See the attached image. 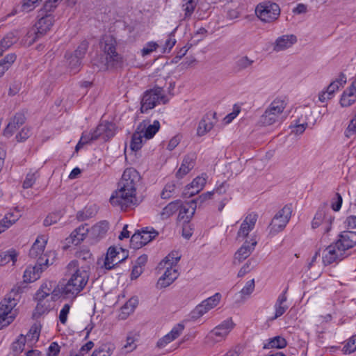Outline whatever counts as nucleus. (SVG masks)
Listing matches in <instances>:
<instances>
[{
	"label": "nucleus",
	"mask_w": 356,
	"mask_h": 356,
	"mask_svg": "<svg viewBox=\"0 0 356 356\" xmlns=\"http://www.w3.org/2000/svg\"><path fill=\"white\" fill-rule=\"evenodd\" d=\"M141 179L140 173L134 168H128L124 171L118 183V189L110 197L111 204L126 211L137 204L136 188Z\"/></svg>",
	"instance_id": "1"
},
{
	"label": "nucleus",
	"mask_w": 356,
	"mask_h": 356,
	"mask_svg": "<svg viewBox=\"0 0 356 356\" xmlns=\"http://www.w3.org/2000/svg\"><path fill=\"white\" fill-rule=\"evenodd\" d=\"M67 272L70 277L61 287V294L65 298L74 299L83 290L88 282V266L79 268L78 261L72 260L67 266Z\"/></svg>",
	"instance_id": "2"
},
{
	"label": "nucleus",
	"mask_w": 356,
	"mask_h": 356,
	"mask_svg": "<svg viewBox=\"0 0 356 356\" xmlns=\"http://www.w3.org/2000/svg\"><path fill=\"white\" fill-rule=\"evenodd\" d=\"M162 81V80L157 79L154 87L144 92L141 100V113H145L161 103L165 104L168 102V97L163 93Z\"/></svg>",
	"instance_id": "3"
},
{
	"label": "nucleus",
	"mask_w": 356,
	"mask_h": 356,
	"mask_svg": "<svg viewBox=\"0 0 356 356\" xmlns=\"http://www.w3.org/2000/svg\"><path fill=\"white\" fill-rule=\"evenodd\" d=\"M117 42L112 35L105 36L102 41V48L106 55L107 69L121 67L123 63L122 56L117 52Z\"/></svg>",
	"instance_id": "4"
},
{
	"label": "nucleus",
	"mask_w": 356,
	"mask_h": 356,
	"mask_svg": "<svg viewBox=\"0 0 356 356\" xmlns=\"http://www.w3.org/2000/svg\"><path fill=\"white\" fill-rule=\"evenodd\" d=\"M286 106L285 100L282 98L275 99L264 114L261 116L259 124L263 126H270L282 120V114Z\"/></svg>",
	"instance_id": "5"
},
{
	"label": "nucleus",
	"mask_w": 356,
	"mask_h": 356,
	"mask_svg": "<svg viewBox=\"0 0 356 356\" xmlns=\"http://www.w3.org/2000/svg\"><path fill=\"white\" fill-rule=\"evenodd\" d=\"M17 300L13 297V292L7 294L0 302V329L8 326L14 320L15 314L13 309L17 305Z\"/></svg>",
	"instance_id": "6"
},
{
	"label": "nucleus",
	"mask_w": 356,
	"mask_h": 356,
	"mask_svg": "<svg viewBox=\"0 0 356 356\" xmlns=\"http://www.w3.org/2000/svg\"><path fill=\"white\" fill-rule=\"evenodd\" d=\"M255 13L261 21L270 23L277 19L280 15V8L275 3L266 1L257 6Z\"/></svg>",
	"instance_id": "7"
},
{
	"label": "nucleus",
	"mask_w": 356,
	"mask_h": 356,
	"mask_svg": "<svg viewBox=\"0 0 356 356\" xmlns=\"http://www.w3.org/2000/svg\"><path fill=\"white\" fill-rule=\"evenodd\" d=\"M292 213L291 205H285L272 219L269 225L270 234L275 235L282 232L289 222Z\"/></svg>",
	"instance_id": "8"
},
{
	"label": "nucleus",
	"mask_w": 356,
	"mask_h": 356,
	"mask_svg": "<svg viewBox=\"0 0 356 356\" xmlns=\"http://www.w3.org/2000/svg\"><path fill=\"white\" fill-rule=\"evenodd\" d=\"M234 327V323L232 320L227 319L210 331L207 339L208 341L213 343L220 342L225 339Z\"/></svg>",
	"instance_id": "9"
},
{
	"label": "nucleus",
	"mask_w": 356,
	"mask_h": 356,
	"mask_svg": "<svg viewBox=\"0 0 356 356\" xmlns=\"http://www.w3.org/2000/svg\"><path fill=\"white\" fill-rule=\"evenodd\" d=\"M47 241L45 236H38L29 250V257L37 259L35 264L40 266L49 265V259L47 255L43 254Z\"/></svg>",
	"instance_id": "10"
},
{
	"label": "nucleus",
	"mask_w": 356,
	"mask_h": 356,
	"mask_svg": "<svg viewBox=\"0 0 356 356\" xmlns=\"http://www.w3.org/2000/svg\"><path fill=\"white\" fill-rule=\"evenodd\" d=\"M348 252H343L339 245L334 242L328 245L323 252V262L326 265H330L332 263H337L346 257Z\"/></svg>",
	"instance_id": "11"
},
{
	"label": "nucleus",
	"mask_w": 356,
	"mask_h": 356,
	"mask_svg": "<svg viewBox=\"0 0 356 356\" xmlns=\"http://www.w3.org/2000/svg\"><path fill=\"white\" fill-rule=\"evenodd\" d=\"M120 250L122 254V257L120 256V252L117 250L116 248L110 247L108 249L104 263L106 269L111 270L119 263L122 262L127 259L128 257L127 251L122 248H120Z\"/></svg>",
	"instance_id": "12"
},
{
	"label": "nucleus",
	"mask_w": 356,
	"mask_h": 356,
	"mask_svg": "<svg viewBox=\"0 0 356 356\" xmlns=\"http://www.w3.org/2000/svg\"><path fill=\"white\" fill-rule=\"evenodd\" d=\"M38 20L35 24L34 33L35 37L33 38L35 41L36 39L44 35L52 27L54 23V15H38Z\"/></svg>",
	"instance_id": "13"
},
{
	"label": "nucleus",
	"mask_w": 356,
	"mask_h": 356,
	"mask_svg": "<svg viewBox=\"0 0 356 356\" xmlns=\"http://www.w3.org/2000/svg\"><path fill=\"white\" fill-rule=\"evenodd\" d=\"M334 218L330 215H327L323 210H318L312 222L313 229H316L321 226L323 234L328 233L331 228Z\"/></svg>",
	"instance_id": "14"
},
{
	"label": "nucleus",
	"mask_w": 356,
	"mask_h": 356,
	"mask_svg": "<svg viewBox=\"0 0 356 356\" xmlns=\"http://www.w3.org/2000/svg\"><path fill=\"white\" fill-rule=\"evenodd\" d=\"M335 243L339 247L347 252V251L356 245V232L351 231L342 232L339 236Z\"/></svg>",
	"instance_id": "15"
},
{
	"label": "nucleus",
	"mask_w": 356,
	"mask_h": 356,
	"mask_svg": "<svg viewBox=\"0 0 356 356\" xmlns=\"http://www.w3.org/2000/svg\"><path fill=\"white\" fill-rule=\"evenodd\" d=\"M335 243L339 247L347 252V251L356 245V232L351 231L342 232L339 236Z\"/></svg>",
	"instance_id": "16"
},
{
	"label": "nucleus",
	"mask_w": 356,
	"mask_h": 356,
	"mask_svg": "<svg viewBox=\"0 0 356 356\" xmlns=\"http://www.w3.org/2000/svg\"><path fill=\"white\" fill-rule=\"evenodd\" d=\"M257 242L254 238H251L250 241H245L242 246L235 252L234 263L236 261L238 264L247 259L254 251Z\"/></svg>",
	"instance_id": "17"
},
{
	"label": "nucleus",
	"mask_w": 356,
	"mask_h": 356,
	"mask_svg": "<svg viewBox=\"0 0 356 356\" xmlns=\"http://www.w3.org/2000/svg\"><path fill=\"white\" fill-rule=\"evenodd\" d=\"M257 220V214L251 213L248 214L241 225L240 229L237 233V239H244L246 238L250 232L252 231Z\"/></svg>",
	"instance_id": "18"
},
{
	"label": "nucleus",
	"mask_w": 356,
	"mask_h": 356,
	"mask_svg": "<svg viewBox=\"0 0 356 356\" xmlns=\"http://www.w3.org/2000/svg\"><path fill=\"white\" fill-rule=\"evenodd\" d=\"M94 131L98 139H102L106 141L114 136L115 134V125L112 122L106 121L102 122Z\"/></svg>",
	"instance_id": "19"
},
{
	"label": "nucleus",
	"mask_w": 356,
	"mask_h": 356,
	"mask_svg": "<svg viewBox=\"0 0 356 356\" xmlns=\"http://www.w3.org/2000/svg\"><path fill=\"white\" fill-rule=\"evenodd\" d=\"M164 269L163 275L157 282L156 285L158 288H165L170 286L179 276L177 270L173 266L167 265Z\"/></svg>",
	"instance_id": "20"
},
{
	"label": "nucleus",
	"mask_w": 356,
	"mask_h": 356,
	"mask_svg": "<svg viewBox=\"0 0 356 356\" xmlns=\"http://www.w3.org/2000/svg\"><path fill=\"white\" fill-rule=\"evenodd\" d=\"M38 303L33 313L34 318H38L43 314L49 312L52 307V301L48 298L42 296H35Z\"/></svg>",
	"instance_id": "21"
},
{
	"label": "nucleus",
	"mask_w": 356,
	"mask_h": 356,
	"mask_svg": "<svg viewBox=\"0 0 356 356\" xmlns=\"http://www.w3.org/2000/svg\"><path fill=\"white\" fill-rule=\"evenodd\" d=\"M216 116V113L209 112L202 118L197 128V134L199 136H204L213 128L217 121Z\"/></svg>",
	"instance_id": "22"
},
{
	"label": "nucleus",
	"mask_w": 356,
	"mask_h": 356,
	"mask_svg": "<svg viewBox=\"0 0 356 356\" xmlns=\"http://www.w3.org/2000/svg\"><path fill=\"white\" fill-rule=\"evenodd\" d=\"M25 120L26 118L24 113H17L3 130V135L6 137L12 136L15 131L24 124Z\"/></svg>",
	"instance_id": "23"
},
{
	"label": "nucleus",
	"mask_w": 356,
	"mask_h": 356,
	"mask_svg": "<svg viewBox=\"0 0 356 356\" xmlns=\"http://www.w3.org/2000/svg\"><path fill=\"white\" fill-rule=\"evenodd\" d=\"M137 128L142 134L143 133V136L146 139H150L159 130L160 123L158 120H155L152 124H150L149 120H143Z\"/></svg>",
	"instance_id": "24"
},
{
	"label": "nucleus",
	"mask_w": 356,
	"mask_h": 356,
	"mask_svg": "<svg viewBox=\"0 0 356 356\" xmlns=\"http://www.w3.org/2000/svg\"><path fill=\"white\" fill-rule=\"evenodd\" d=\"M196 156L194 154H187L184 156L181 165L176 172V177L181 179L186 175L195 166Z\"/></svg>",
	"instance_id": "25"
},
{
	"label": "nucleus",
	"mask_w": 356,
	"mask_h": 356,
	"mask_svg": "<svg viewBox=\"0 0 356 356\" xmlns=\"http://www.w3.org/2000/svg\"><path fill=\"white\" fill-rule=\"evenodd\" d=\"M297 42V38L294 35H284L277 38L273 46L275 51H284Z\"/></svg>",
	"instance_id": "26"
},
{
	"label": "nucleus",
	"mask_w": 356,
	"mask_h": 356,
	"mask_svg": "<svg viewBox=\"0 0 356 356\" xmlns=\"http://www.w3.org/2000/svg\"><path fill=\"white\" fill-rule=\"evenodd\" d=\"M287 290L288 287L278 296L274 306L275 309V316L273 318H271V320H275L280 317L287 310L288 306L286 305V302L287 300Z\"/></svg>",
	"instance_id": "27"
},
{
	"label": "nucleus",
	"mask_w": 356,
	"mask_h": 356,
	"mask_svg": "<svg viewBox=\"0 0 356 356\" xmlns=\"http://www.w3.org/2000/svg\"><path fill=\"white\" fill-rule=\"evenodd\" d=\"M214 194V191L207 192L200 195L196 199L192 200L191 201V205L192 207V211L191 212L189 216H187V219H191L193 216L197 206H202L206 201L210 200L212 195Z\"/></svg>",
	"instance_id": "28"
},
{
	"label": "nucleus",
	"mask_w": 356,
	"mask_h": 356,
	"mask_svg": "<svg viewBox=\"0 0 356 356\" xmlns=\"http://www.w3.org/2000/svg\"><path fill=\"white\" fill-rule=\"evenodd\" d=\"M42 271V266L35 264L33 268H27L24 273V280L26 282H32L40 277Z\"/></svg>",
	"instance_id": "29"
},
{
	"label": "nucleus",
	"mask_w": 356,
	"mask_h": 356,
	"mask_svg": "<svg viewBox=\"0 0 356 356\" xmlns=\"http://www.w3.org/2000/svg\"><path fill=\"white\" fill-rule=\"evenodd\" d=\"M181 256L177 252H172L166 256L158 265L159 270H164V268L168 266L175 267L179 261Z\"/></svg>",
	"instance_id": "30"
},
{
	"label": "nucleus",
	"mask_w": 356,
	"mask_h": 356,
	"mask_svg": "<svg viewBox=\"0 0 356 356\" xmlns=\"http://www.w3.org/2000/svg\"><path fill=\"white\" fill-rule=\"evenodd\" d=\"M197 3L198 0H181V6L182 10L184 12L183 19L188 20L191 17Z\"/></svg>",
	"instance_id": "31"
},
{
	"label": "nucleus",
	"mask_w": 356,
	"mask_h": 356,
	"mask_svg": "<svg viewBox=\"0 0 356 356\" xmlns=\"http://www.w3.org/2000/svg\"><path fill=\"white\" fill-rule=\"evenodd\" d=\"M287 346L286 340L280 337L276 336L275 337L270 338L268 339L267 343H265L263 348L264 349H271V348H277L282 349L285 348Z\"/></svg>",
	"instance_id": "32"
},
{
	"label": "nucleus",
	"mask_w": 356,
	"mask_h": 356,
	"mask_svg": "<svg viewBox=\"0 0 356 356\" xmlns=\"http://www.w3.org/2000/svg\"><path fill=\"white\" fill-rule=\"evenodd\" d=\"M180 207V200L171 202L165 206L160 213L161 218L167 219L177 212Z\"/></svg>",
	"instance_id": "33"
},
{
	"label": "nucleus",
	"mask_w": 356,
	"mask_h": 356,
	"mask_svg": "<svg viewBox=\"0 0 356 356\" xmlns=\"http://www.w3.org/2000/svg\"><path fill=\"white\" fill-rule=\"evenodd\" d=\"M108 229V222L101 221L92 226L90 229V234L95 238L102 237Z\"/></svg>",
	"instance_id": "34"
},
{
	"label": "nucleus",
	"mask_w": 356,
	"mask_h": 356,
	"mask_svg": "<svg viewBox=\"0 0 356 356\" xmlns=\"http://www.w3.org/2000/svg\"><path fill=\"white\" fill-rule=\"evenodd\" d=\"M356 102V93L347 88L343 91L341 99L340 104L342 107H348L353 104Z\"/></svg>",
	"instance_id": "35"
},
{
	"label": "nucleus",
	"mask_w": 356,
	"mask_h": 356,
	"mask_svg": "<svg viewBox=\"0 0 356 356\" xmlns=\"http://www.w3.org/2000/svg\"><path fill=\"white\" fill-rule=\"evenodd\" d=\"M17 41V38L15 33H8L1 41H0V56L3 55V52L10 48L13 44Z\"/></svg>",
	"instance_id": "36"
},
{
	"label": "nucleus",
	"mask_w": 356,
	"mask_h": 356,
	"mask_svg": "<svg viewBox=\"0 0 356 356\" xmlns=\"http://www.w3.org/2000/svg\"><path fill=\"white\" fill-rule=\"evenodd\" d=\"M97 139L98 138L97 137V135L95 134V131H93L92 132H83L79 143L76 145L75 150L77 152L81 148H82L84 145L88 144Z\"/></svg>",
	"instance_id": "37"
},
{
	"label": "nucleus",
	"mask_w": 356,
	"mask_h": 356,
	"mask_svg": "<svg viewBox=\"0 0 356 356\" xmlns=\"http://www.w3.org/2000/svg\"><path fill=\"white\" fill-rule=\"evenodd\" d=\"M254 62V60L250 59L247 56H244L239 58L235 62L234 68L237 72H241L250 67Z\"/></svg>",
	"instance_id": "38"
},
{
	"label": "nucleus",
	"mask_w": 356,
	"mask_h": 356,
	"mask_svg": "<svg viewBox=\"0 0 356 356\" xmlns=\"http://www.w3.org/2000/svg\"><path fill=\"white\" fill-rule=\"evenodd\" d=\"M178 211V219L179 220H184L186 222H188L191 219H187V216H189L191 212L192 211L191 201L186 203L185 204H182L181 202L180 201V207Z\"/></svg>",
	"instance_id": "39"
},
{
	"label": "nucleus",
	"mask_w": 356,
	"mask_h": 356,
	"mask_svg": "<svg viewBox=\"0 0 356 356\" xmlns=\"http://www.w3.org/2000/svg\"><path fill=\"white\" fill-rule=\"evenodd\" d=\"M62 0H47L38 13L40 15H53L52 12L57 7L58 3Z\"/></svg>",
	"instance_id": "40"
},
{
	"label": "nucleus",
	"mask_w": 356,
	"mask_h": 356,
	"mask_svg": "<svg viewBox=\"0 0 356 356\" xmlns=\"http://www.w3.org/2000/svg\"><path fill=\"white\" fill-rule=\"evenodd\" d=\"M139 233L143 241L145 242V245L152 241L159 234V232L153 228L149 229L148 227L143 229L140 232L139 231Z\"/></svg>",
	"instance_id": "41"
},
{
	"label": "nucleus",
	"mask_w": 356,
	"mask_h": 356,
	"mask_svg": "<svg viewBox=\"0 0 356 356\" xmlns=\"http://www.w3.org/2000/svg\"><path fill=\"white\" fill-rule=\"evenodd\" d=\"M143 137H144L143 135H142V133L137 129L136 132L132 135L130 143V147L133 151H138L142 147Z\"/></svg>",
	"instance_id": "42"
},
{
	"label": "nucleus",
	"mask_w": 356,
	"mask_h": 356,
	"mask_svg": "<svg viewBox=\"0 0 356 356\" xmlns=\"http://www.w3.org/2000/svg\"><path fill=\"white\" fill-rule=\"evenodd\" d=\"M207 176L206 174H202L201 176H198L195 178L193 181L188 184L191 187L195 189V193H200L204 187L207 183Z\"/></svg>",
	"instance_id": "43"
},
{
	"label": "nucleus",
	"mask_w": 356,
	"mask_h": 356,
	"mask_svg": "<svg viewBox=\"0 0 356 356\" xmlns=\"http://www.w3.org/2000/svg\"><path fill=\"white\" fill-rule=\"evenodd\" d=\"M138 301L136 298H130L122 307V314L126 316L133 313L136 306L138 305Z\"/></svg>",
	"instance_id": "44"
},
{
	"label": "nucleus",
	"mask_w": 356,
	"mask_h": 356,
	"mask_svg": "<svg viewBox=\"0 0 356 356\" xmlns=\"http://www.w3.org/2000/svg\"><path fill=\"white\" fill-rule=\"evenodd\" d=\"M75 256L77 259L86 261L87 264H90L93 261L92 255L88 248L80 249L76 252Z\"/></svg>",
	"instance_id": "45"
},
{
	"label": "nucleus",
	"mask_w": 356,
	"mask_h": 356,
	"mask_svg": "<svg viewBox=\"0 0 356 356\" xmlns=\"http://www.w3.org/2000/svg\"><path fill=\"white\" fill-rule=\"evenodd\" d=\"M175 188L176 185L173 181L166 184L161 191V197L165 200L170 198L175 193Z\"/></svg>",
	"instance_id": "46"
},
{
	"label": "nucleus",
	"mask_w": 356,
	"mask_h": 356,
	"mask_svg": "<svg viewBox=\"0 0 356 356\" xmlns=\"http://www.w3.org/2000/svg\"><path fill=\"white\" fill-rule=\"evenodd\" d=\"M40 328L38 325H33L29 330V332L26 334L24 338L30 342L37 341L40 337Z\"/></svg>",
	"instance_id": "47"
},
{
	"label": "nucleus",
	"mask_w": 356,
	"mask_h": 356,
	"mask_svg": "<svg viewBox=\"0 0 356 356\" xmlns=\"http://www.w3.org/2000/svg\"><path fill=\"white\" fill-rule=\"evenodd\" d=\"M145 245V242L143 241L139 231L135 232L130 240V247L133 249H139Z\"/></svg>",
	"instance_id": "48"
},
{
	"label": "nucleus",
	"mask_w": 356,
	"mask_h": 356,
	"mask_svg": "<svg viewBox=\"0 0 356 356\" xmlns=\"http://www.w3.org/2000/svg\"><path fill=\"white\" fill-rule=\"evenodd\" d=\"M62 217L60 211L49 213L44 220L43 224L45 227L56 223Z\"/></svg>",
	"instance_id": "49"
},
{
	"label": "nucleus",
	"mask_w": 356,
	"mask_h": 356,
	"mask_svg": "<svg viewBox=\"0 0 356 356\" xmlns=\"http://www.w3.org/2000/svg\"><path fill=\"white\" fill-rule=\"evenodd\" d=\"M42 0H23L22 3V10L25 13H29L35 9Z\"/></svg>",
	"instance_id": "50"
},
{
	"label": "nucleus",
	"mask_w": 356,
	"mask_h": 356,
	"mask_svg": "<svg viewBox=\"0 0 356 356\" xmlns=\"http://www.w3.org/2000/svg\"><path fill=\"white\" fill-rule=\"evenodd\" d=\"M88 48V42L86 40H83L80 43L77 49L74 51V55L72 56L81 60L84 57Z\"/></svg>",
	"instance_id": "51"
},
{
	"label": "nucleus",
	"mask_w": 356,
	"mask_h": 356,
	"mask_svg": "<svg viewBox=\"0 0 356 356\" xmlns=\"http://www.w3.org/2000/svg\"><path fill=\"white\" fill-rule=\"evenodd\" d=\"M220 298L221 294L220 293H216L213 296L204 300V302L206 307H207V309H209L210 310L215 307L219 303Z\"/></svg>",
	"instance_id": "52"
},
{
	"label": "nucleus",
	"mask_w": 356,
	"mask_h": 356,
	"mask_svg": "<svg viewBox=\"0 0 356 356\" xmlns=\"http://www.w3.org/2000/svg\"><path fill=\"white\" fill-rule=\"evenodd\" d=\"M67 60L69 67L72 73L76 74L78 72L81 65V60L74 57L72 55L67 58Z\"/></svg>",
	"instance_id": "53"
},
{
	"label": "nucleus",
	"mask_w": 356,
	"mask_h": 356,
	"mask_svg": "<svg viewBox=\"0 0 356 356\" xmlns=\"http://www.w3.org/2000/svg\"><path fill=\"white\" fill-rule=\"evenodd\" d=\"M209 310V309H207V307H206L204 301H202L193 310L192 316L193 318H200V316L206 314Z\"/></svg>",
	"instance_id": "54"
},
{
	"label": "nucleus",
	"mask_w": 356,
	"mask_h": 356,
	"mask_svg": "<svg viewBox=\"0 0 356 356\" xmlns=\"http://www.w3.org/2000/svg\"><path fill=\"white\" fill-rule=\"evenodd\" d=\"M356 350V335L348 339L347 343L343 348L345 354H350Z\"/></svg>",
	"instance_id": "55"
},
{
	"label": "nucleus",
	"mask_w": 356,
	"mask_h": 356,
	"mask_svg": "<svg viewBox=\"0 0 356 356\" xmlns=\"http://www.w3.org/2000/svg\"><path fill=\"white\" fill-rule=\"evenodd\" d=\"M27 341L24 336L22 334L12 344L13 350L17 353H20L23 351L25 342Z\"/></svg>",
	"instance_id": "56"
},
{
	"label": "nucleus",
	"mask_w": 356,
	"mask_h": 356,
	"mask_svg": "<svg viewBox=\"0 0 356 356\" xmlns=\"http://www.w3.org/2000/svg\"><path fill=\"white\" fill-rule=\"evenodd\" d=\"M51 288H52V286H51V282L44 283L41 285L40 288L38 290L35 295L49 298V296H51Z\"/></svg>",
	"instance_id": "57"
},
{
	"label": "nucleus",
	"mask_w": 356,
	"mask_h": 356,
	"mask_svg": "<svg viewBox=\"0 0 356 356\" xmlns=\"http://www.w3.org/2000/svg\"><path fill=\"white\" fill-rule=\"evenodd\" d=\"M254 286L255 285L254 279L248 281L245 286L240 291L242 298H245V296H249L253 292Z\"/></svg>",
	"instance_id": "58"
},
{
	"label": "nucleus",
	"mask_w": 356,
	"mask_h": 356,
	"mask_svg": "<svg viewBox=\"0 0 356 356\" xmlns=\"http://www.w3.org/2000/svg\"><path fill=\"white\" fill-rule=\"evenodd\" d=\"M38 177L37 172L28 173L23 182V188H29L32 187Z\"/></svg>",
	"instance_id": "59"
},
{
	"label": "nucleus",
	"mask_w": 356,
	"mask_h": 356,
	"mask_svg": "<svg viewBox=\"0 0 356 356\" xmlns=\"http://www.w3.org/2000/svg\"><path fill=\"white\" fill-rule=\"evenodd\" d=\"M111 348L108 345L104 344L98 349L94 350L91 356H111Z\"/></svg>",
	"instance_id": "60"
},
{
	"label": "nucleus",
	"mask_w": 356,
	"mask_h": 356,
	"mask_svg": "<svg viewBox=\"0 0 356 356\" xmlns=\"http://www.w3.org/2000/svg\"><path fill=\"white\" fill-rule=\"evenodd\" d=\"M355 134H356V113L345 131V136L347 138H350Z\"/></svg>",
	"instance_id": "61"
},
{
	"label": "nucleus",
	"mask_w": 356,
	"mask_h": 356,
	"mask_svg": "<svg viewBox=\"0 0 356 356\" xmlns=\"http://www.w3.org/2000/svg\"><path fill=\"white\" fill-rule=\"evenodd\" d=\"M79 234L80 233L74 229L71 233L70 237L67 238L68 243H71L72 244H74L75 245L80 243L81 241L84 240V238L83 236H81Z\"/></svg>",
	"instance_id": "62"
},
{
	"label": "nucleus",
	"mask_w": 356,
	"mask_h": 356,
	"mask_svg": "<svg viewBox=\"0 0 356 356\" xmlns=\"http://www.w3.org/2000/svg\"><path fill=\"white\" fill-rule=\"evenodd\" d=\"M176 43V40L175 38L174 33L172 32L168 35V38L166 40L165 44H164V50L163 53L170 52V51L172 49V48L175 46Z\"/></svg>",
	"instance_id": "63"
},
{
	"label": "nucleus",
	"mask_w": 356,
	"mask_h": 356,
	"mask_svg": "<svg viewBox=\"0 0 356 356\" xmlns=\"http://www.w3.org/2000/svg\"><path fill=\"white\" fill-rule=\"evenodd\" d=\"M343 202V199L341 195L337 193L334 197L332 200V209L334 211H338L340 210Z\"/></svg>",
	"instance_id": "64"
}]
</instances>
